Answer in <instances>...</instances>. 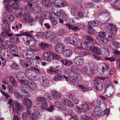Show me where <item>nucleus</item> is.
Returning a JSON list of instances; mask_svg holds the SVG:
<instances>
[{"mask_svg":"<svg viewBox=\"0 0 120 120\" xmlns=\"http://www.w3.org/2000/svg\"><path fill=\"white\" fill-rule=\"evenodd\" d=\"M61 62L63 64L66 66H69L72 63V62L69 60H62Z\"/></svg>","mask_w":120,"mask_h":120,"instance_id":"27","label":"nucleus"},{"mask_svg":"<svg viewBox=\"0 0 120 120\" xmlns=\"http://www.w3.org/2000/svg\"><path fill=\"white\" fill-rule=\"evenodd\" d=\"M72 53V51L71 50H66L64 52V55L66 57H68L70 56Z\"/></svg>","mask_w":120,"mask_h":120,"instance_id":"34","label":"nucleus"},{"mask_svg":"<svg viewBox=\"0 0 120 120\" xmlns=\"http://www.w3.org/2000/svg\"><path fill=\"white\" fill-rule=\"evenodd\" d=\"M94 112L95 115L99 116L103 115L102 111L99 107H96L94 110Z\"/></svg>","mask_w":120,"mask_h":120,"instance_id":"19","label":"nucleus"},{"mask_svg":"<svg viewBox=\"0 0 120 120\" xmlns=\"http://www.w3.org/2000/svg\"><path fill=\"white\" fill-rule=\"evenodd\" d=\"M11 43L13 44H16L19 41V38L17 37H11L9 39Z\"/></svg>","mask_w":120,"mask_h":120,"instance_id":"24","label":"nucleus"},{"mask_svg":"<svg viewBox=\"0 0 120 120\" xmlns=\"http://www.w3.org/2000/svg\"><path fill=\"white\" fill-rule=\"evenodd\" d=\"M44 97L47 98L48 99L50 100H52V98L50 95L48 93H45L44 95Z\"/></svg>","mask_w":120,"mask_h":120,"instance_id":"62","label":"nucleus"},{"mask_svg":"<svg viewBox=\"0 0 120 120\" xmlns=\"http://www.w3.org/2000/svg\"><path fill=\"white\" fill-rule=\"evenodd\" d=\"M67 26H68L69 29L70 30H78V29L77 27L75 26H71L69 24L67 25Z\"/></svg>","mask_w":120,"mask_h":120,"instance_id":"47","label":"nucleus"},{"mask_svg":"<svg viewBox=\"0 0 120 120\" xmlns=\"http://www.w3.org/2000/svg\"><path fill=\"white\" fill-rule=\"evenodd\" d=\"M52 10L54 14V16L55 18L60 16L62 13V10L61 9H58V7L56 6L53 7Z\"/></svg>","mask_w":120,"mask_h":120,"instance_id":"8","label":"nucleus"},{"mask_svg":"<svg viewBox=\"0 0 120 120\" xmlns=\"http://www.w3.org/2000/svg\"><path fill=\"white\" fill-rule=\"evenodd\" d=\"M36 42L35 40L33 39L30 40V46L33 47L35 46L36 45Z\"/></svg>","mask_w":120,"mask_h":120,"instance_id":"50","label":"nucleus"},{"mask_svg":"<svg viewBox=\"0 0 120 120\" xmlns=\"http://www.w3.org/2000/svg\"><path fill=\"white\" fill-rule=\"evenodd\" d=\"M9 48L12 51L14 52H16L18 50L17 47L16 45H11Z\"/></svg>","mask_w":120,"mask_h":120,"instance_id":"39","label":"nucleus"},{"mask_svg":"<svg viewBox=\"0 0 120 120\" xmlns=\"http://www.w3.org/2000/svg\"><path fill=\"white\" fill-rule=\"evenodd\" d=\"M102 54L104 56H108L109 55V49L106 48L103 49Z\"/></svg>","mask_w":120,"mask_h":120,"instance_id":"29","label":"nucleus"},{"mask_svg":"<svg viewBox=\"0 0 120 120\" xmlns=\"http://www.w3.org/2000/svg\"><path fill=\"white\" fill-rule=\"evenodd\" d=\"M85 73L90 76H93L95 74V68L94 65H92L90 67V68L89 70L86 69L84 70Z\"/></svg>","mask_w":120,"mask_h":120,"instance_id":"6","label":"nucleus"},{"mask_svg":"<svg viewBox=\"0 0 120 120\" xmlns=\"http://www.w3.org/2000/svg\"><path fill=\"white\" fill-rule=\"evenodd\" d=\"M19 6V4L16 3H13L11 5V7L14 9L17 8Z\"/></svg>","mask_w":120,"mask_h":120,"instance_id":"58","label":"nucleus"},{"mask_svg":"<svg viewBox=\"0 0 120 120\" xmlns=\"http://www.w3.org/2000/svg\"><path fill=\"white\" fill-rule=\"evenodd\" d=\"M48 71L50 72H53L55 73H57V72L58 71L56 68H53L51 67Z\"/></svg>","mask_w":120,"mask_h":120,"instance_id":"54","label":"nucleus"},{"mask_svg":"<svg viewBox=\"0 0 120 120\" xmlns=\"http://www.w3.org/2000/svg\"><path fill=\"white\" fill-rule=\"evenodd\" d=\"M90 118H89V117L86 116V115L84 114L81 116L80 117V118L82 120H87L89 119Z\"/></svg>","mask_w":120,"mask_h":120,"instance_id":"60","label":"nucleus"},{"mask_svg":"<svg viewBox=\"0 0 120 120\" xmlns=\"http://www.w3.org/2000/svg\"><path fill=\"white\" fill-rule=\"evenodd\" d=\"M10 79L13 86L14 87H16L17 86V83L15 78L13 76H11Z\"/></svg>","mask_w":120,"mask_h":120,"instance_id":"30","label":"nucleus"},{"mask_svg":"<svg viewBox=\"0 0 120 120\" xmlns=\"http://www.w3.org/2000/svg\"><path fill=\"white\" fill-rule=\"evenodd\" d=\"M76 82H78L81 81L82 80V77L80 75H77L75 76Z\"/></svg>","mask_w":120,"mask_h":120,"instance_id":"64","label":"nucleus"},{"mask_svg":"<svg viewBox=\"0 0 120 120\" xmlns=\"http://www.w3.org/2000/svg\"><path fill=\"white\" fill-rule=\"evenodd\" d=\"M84 62V59L81 56H77L75 59L74 63L75 64L78 66L82 65Z\"/></svg>","mask_w":120,"mask_h":120,"instance_id":"7","label":"nucleus"},{"mask_svg":"<svg viewBox=\"0 0 120 120\" xmlns=\"http://www.w3.org/2000/svg\"><path fill=\"white\" fill-rule=\"evenodd\" d=\"M101 41L103 44H106L108 42V40L107 38H103L101 40Z\"/></svg>","mask_w":120,"mask_h":120,"instance_id":"52","label":"nucleus"},{"mask_svg":"<svg viewBox=\"0 0 120 120\" xmlns=\"http://www.w3.org/2000/svg\"><path fill=\"white\" fill-rule=\"evenodd\" d=\"M88 32L90 34H93L94 33V30L92 27L90 26L88 28Z\"/></svg>","mask_w":120,"mask_h":120,"instance_id":"42","label":"nucleus"},{"mask_svg":"<svg viewBox=\"0 0 120 120\" xmlns=\"http://www.w3.org/2000/svg\"><path fill=\"white\" fill-rule=\"evenodd\" d=\"M77 41L76 39L74 37H72L71 44L76 45H77Z\"/></svg>","mask_w":120,"mask_h":120,"instance_id":"53","label":"nucleus"},{"mask_svg":"<svg viewBox=\"0 0 120 120\" xmlns=\"http://www.w3.org/2000/svg\"><path fill=\"white\" fill-rule=\"evenodd\" d=\"M31 116L33 119L34 120L37 118H40L41 115L39 111L34 112L32 113Z\"/></svg>","mask_w":120,"mask_h":120,"instance_id":"23","label":"nucleus"},{"mask_svg":"<svg viewBox=\"0 0 120 120\" xmlns=\"http://www.w3.org/2000/svg\"><path fill=\"white\" fill-rule=\"evenodd\" d=\"M37 100L38 103H42L43 101H45V99L44 98L39 97L37 98Z\"/></svg>","mask_w":120,"mask_h":120,"instance_id":"46","label":"nucleus"},{"mask_svg":"<svg viewBox=\"0 0 120 120\" xmlns=\"http://www.w3.org/2000/svg\"><path fill=\"white\" fill-rule=\"evenodd\" d=\"M109 67L104 63H101L99 67V73L103 76L107 75L109 71Z\"/></svg>","mask_w":120,"mask_h":120,"instance_id":"2","label":"nucleus"},{"mask_svg":"<svg viewBox=\"0 0 120 120\" xmlns=\"http://www.w3.org/2000/svg\"><path fill=\"white\" fill-rule=\"evenodd\" d=\"M7 51V50L5 49H3L0 51V55L1 58H3V57L5 55L4 53Z\"/></svg>","mask_w":120,"mask_h":120,"instance_id":"43","label":"nucleus"},{"mask_svg":"<svg viewBox=\"0 0 120 120\" xmlns=\"http://www.w3.org/2000/svg\"><path fill=\"white\" fill-rule=\"evenodd\" d=\"M64 46L61 44H57L56 47V52L58 53H61L63 52L64 49Z\"/></svg>","mask_w":120,"mask_h":120,"instance_id":"13","label":"nucleus"},{"mask_svg":"<svg viewBox=\"0 0 120 120\" xmlns=\"http://www.w3.org/2000/svg\"><path fill=\"white\" fill-rule=\"evenodd\" d=\"M52 95L53 98L57 100L61 97L60 94L56 91H54L53 92Z\"/></svg>","mask_w":120,"mask_h":120,"instance_id":"28","label":"nucleus"},{"mask_svg":"<svg viewBox=\"0 0 120 120\" xmlns=\"http://www.w3.org/2000/svg\"><path fill=\"white\" fill-rule=\"evenodd\" d=\"M49 45L46 43H42L40 45V47L41 49L43 50L45 49L46 48H48L49 47Z\"/></svg>","mask_w":120,"mask_h":120,"instance_id":"38","label":"nucleus"},{"mask_svg":"<svg viewBox=\"0 0 120 120\" xmlns=\"http://www.w3.org/2000/svg\"><path fill=\"white\" fill-rule=\"evenodd\" d=\"M91 50L93 52L96 54L100 55L101 53V51L98 47H94Z\"/></svg>","mask_w":120,"mask_h":120,"instance_id":"18","label":"nucleus"},{"mask_svg":"<svg viewBox=\"0 0 120 120\" xmlns=\"http://www.w3.org/2000/svg\"><path fill=\"white\" fill-rule=\"evenodd\" d=\"M48 107V104L45 101L41 103V106L42 109H46V110Z\"/></svg>","mask_w":120,"mask_h":120,"instance_id":"36","label":"nucleus"},{"mask_svg":"<svg viewBox=\"0 0 120 120\" xmlns=\"http://www.w3.org/2000/svg\"><path fill=\"white\" fill-rule=\"evenodd\" d=\"M51 16V14L49 12L46 11L42 13L41 17L43 19H45L50 18Z\"/></svg>","mask_w":120,"mask_h":120,"instance_id":"11","label":"nucleus"},{"mask_svg":"<svg viewBox=\"0 0 120 120\" xmlns=\"http://www.w3.org/2000/svg\"><path fill=\"white\" fill-rule=\"evenodd\" d=\"M106 95L109 98L111 97L113 95V93L111 92L109 89H107L105 90V92Z\"/></svg>","mask_w":120,"mask_h":120,"instance_id":"35","label":"nucleus"},{"mask_svg":"<svg viewBox=\"0 0 120 120\" xmlns=\"http://www.w3.org/2000/svg\"><path fill=\"white\" fill-rule=\"evenodd\" d=\"M72 38L68 37L65 39V42L66 44H71Z\"/></svg>","mask_w":120,"mask_h":120,"instance_id":"48","label":"nucleus"},{"mask_svg":"<svg viewBox=\"0 0 120 120\" xmlns=\"http://www.w3.org/2000/svg\"><path fill=\"white\" fill-rule=\"evenodd\" d=\"M36 83L34 82H31L28 85L29 88L32 90H34L36 89Z\"/></svg>","mask_w":120,"mask_h":120,"instance_id":"33","label":"nucleus"},{"mask_svg":"<svg viewBox=\"0 0 120 120\" xmlns=\"http://www.w3.org/2000/svg\"><path fill=\"white\" fill-rule=\"evenodd\" d=\"M90 42L89 41H85L81 42L80 44V48H82V45H84V48L86 50L90 51L91 49V47L90 46Z\"/></svg>","mask_w":120,"mask_h":120,"instance_id":"12","label":"nucleus"},{"mask_svg":"<svg viewBox=\"0 0 120 120\" xmlns=\"http://www.w3.org/2000/svg\"><path fill=\"white\" fill-rule=\"evenodd\" d=\"M94 85L97 90L99 91H101L102 90L103 86V83L99 80H95Z\"/></svg>","mask_w":120,"mask_h":120,"instance_id":"9","label":"nucleus"},{"mask_svg":"<svg viewBox=\"0 0 120 120\" xmlns=\"http://www.w3.org/2000/svg\"><path fill=\"white\" fill-rule=\"evenodd\" d=\"M40 35L42 38H48V32H46L45 33H41Z\"/></svg>","mask_w":120,"mask_h":120,"instance_id":"56","label":"nucleus"},{"mask_svg":"<svg viewBox=\"0 0 120 120\" xmlns=\"http://www.w3.org/2000/svg\"><path fill=\"white\" fill-rule=\"evenodd\" d=\"M82 109L84 110H86L89 109V106L85 102H84L82 105Z\"/></svg>","mask_w":120,"mask_h":120,"instance_id":"32","label":"nucleus"},{"mask_svg":"<svg viewBox=\"0 0 120 120\" xmlns=\"http://www.w3.org/2000/svg\"><path fill=\"white\" fill-rule=\"evenodd\" d=\"M35 71L32 69H27L25 71V74L30 79L33 74L34 73V72Z\"/></svg>","mask_w":120,"mask_h":120,"instance_id":"17","label":"nucleus"},{"mask_svg":"<svg viewBox=\"0 0 120 120\" xmlns=\"http://www.w3.org/2000/svg\"><path fill=\"white\" fill-rule=\"evenodd\" d=\"M69 80L72 82L73 83H75L76 82L75 76H70L69 77Z\"/></svg>","mask_w":120,"mask_h":120,"instance_id":"55","label":"nucleus"},{"mask_svg":"<svg viewBox=\"0 0 120 120\" xmlns=\"http://www.w3.org/2000/svg\"><path fill=\"white\" fill-rule=\"evenodd\" d=\"M15 109L17 113L20 114V112L23 110V108L17 101H15Z\"/></svg>","mask_w":120,"mask_h":120,"instance_id":"10","label":"nucleus"},{"mask_svg":"<svg viewBox=\"0 0 120 120\" xmlns=\"http://www.w3.org/2000/svg\"><path fill=\"white\" fill-rule=\"evenodd\" d=\"M60 109L63 110H66L67 109L65 105L64 104L62 103V104L59 108Z\"/></svg>","mask_w":120,"mask_h":120,"instance_id":"63","label":"nucleus"},{"mask_svg":"<svg viewBox=\"0 0 120 120\" xmlns=\"http://www.w3.org/2000/svg\"><path fill=\"white\" fill-rule=\"evenodd\" d=\"M34 73L33 74L30 79L33 80H36L39 78V76L37 72L35 71Z\"/></svg>","mask_w":120,"mask_h":120,"instance_id":"26","label":"nucleus"},{"mask_svg":"<svg viewBox=\"0 0 120 120\" xmlns=\"http://www.w3.org/2000/svg\"><path fill=\"white\" fill-rule=\"evenodd\" d=\"M88 24L89 26L94 27L98 26L99 25L98 22L94 20L89 21L88 22Z\"/></svg>","mask_w":120,"mask_h":120,"instance_id":"25","label":"nucleus"},{"mask_svg":"<svg viewBox=\"0 0 120 120\" xmlns=\"http://www.w3.org/2000/svg\"><path fill=\"white\" fill-rule=\"evenodd\" d=\"M114 7L117 9H120V0H118L114 4Z\"/></svg>","mask_w":120,"mask_h":120,"instance_id":"40","label":"nucleus"},{"mask_svg":"<svg viewBox=\"0 0 120 120\" xmlns=\"http://www.w3.org/2000/svg\"><path fill=\"white\" fill-rule=\"evenodd\" d=\"M77 11L76 9L75 8H72L71 9V13L73 16H75V15Z\"/></svg>","mask_w":120,"mask_h":120,"instance_id":"51","label":"nucleus"},{"mask_svg":"<svg viewBox=\"0 0 120 120\" xmlns=\"http://www.w3.org/2000/svg\"><path fill=\"white\" fill-rule=\"evenodd\" d=\"M84 38L86 40L90 41L93 42L94 41L93 38L90 36L89 35H86L84 37Z\"/></svg>","mask_w":120,"mask_h":120,"instance_id":"45","label":"nucleus"},{"mask_svg":"<svg viewBox=\"0 0 120 120\" xmlns=\"http://www.w3.org/2000/svg\"><path fill=\"white\" fill-rule=\"evenodd\" d=\"M23 105H26L27 107H30L31 106L32 103L31 100L29 98H25L23 100Z\"/></svg>","mask_w":120,"mask_h":120,"instance_id":"15","label":"nucleus"},{"mask_svg":"<svg viewBox=\"0 0 120 120\" xmlns=\"http://www.w3.org/2000/svg\"><path fill=\"white\" fill-rule=\"evenodd\" d=\"M62 103V102L60 101H56L54 102V105L55 107L59 108Z\"/></svg>","mask_w":120,"mask_h":120,"instance_id":"49","label":"nucleus"},{"mask_svg":"<svg viewBox=\"0 0 120 120\" xmlns=\"http://www.w3.org/2000/svg\"><path fill=\"white\" fill-rule=\"evenodd\" d=\"M98 34L99 36L102 37H105L106 36V33L102 31L99 32Z\"/></svg>","mask_w":120,"mask_h":120,"instance_id":"61","label":"nucleus"},{"mask_svg":"<svg viewBox=\"0 0 120 120\" xmlns=\"http://www.w3.org/2000/svg\"><path fill=\"white\" fill-rule=\"evenodd\" d=\"M33 50V49L24 50L23 51V55L26 58L30 59L33 58L34 56V53Z\"/></svg>","mask_w":120,"mask_h":120,"instance_id":"4","label":"nucleus"},{"mask_svg":"<svg viewBox=\"0 0 120 120\" xmlns=\"http://www.w3.org/2000/svg\"><path fill=\"white\" fill-rule=\"evenodd\" d=\"M10 30V29L8 24L6 25L5 26L4 30V31L6 33L9 32Z\"/></svg>","mask_w":120,"mask_h":120,"instance_id":"59","label":"nucleus"},{"mask_svg":"<svg viewBox=\"0 0 120 120\" xmlns=\"http://www.w3.org/2000/svg\"><path fill=\"white\" fill-rule=\"evenodd\" d=\"M55 4L59 7H63L67 4L66 2L64 0H56L55 2Z\"/></svg>","mask_w":120,"mask_h":120,"instance_id":"14","label":"nucleus"},{"mask_svg":"<svg viewBox=\"0 0 120 120\" xmlns=\"http://www.w3.org/2000/svg\"><path fill=\"white\" fill-rule=\"evenodd\" d=\"M56 75L54 77V80L55 81H58L61 80L62 79V75L61 71H58L56 73Z\"/></svg>","mask_w":120,"mask_h":120,"instance_id":"16","label":"nucleus"},{"mask_svg":"<svg viewBox=\"0 0 120 120\" xmlns=\"http://www.w3.org/2000/svg\"><path fill=\"white\" fill-rule=\"evenodd\" d=\"M43 57L45 59L50 61L53 59L56 58L57 57L60 58V56L55 53H53L50 52H45L43 54Z\"/></svg>","mask_w":120,"mask_h":120,"instance_id":"1","label":"nucleus"},{"mask_svg":"<svg viewBox=\"0 0 120 120\" xmlns=\"http://www.w3.org/2000/svg\"><path fill=\"white\" fill-rule=\"evenodd\" d=\"M43 4L46 7H50L52 5V2L50 0H43Z\"/></svg>","mask_w":120,"mask_h":120,"instance_id":"20","label":"nucleus"},{"mask_svg":"<svg viewBox=\"0 0 120 120\" xmlns=\"http://www.w3.org/2000/svg\"><path fill=\"white\" fill-rule=\"evenodd\" d=\"M41 80L43 83L44 84L46 83V84H44V86H48V81L46 80V78L45 77H42L41 79Z\"/></svg>","mask_w":120,"mask_h":120,"instance_id":"41","label":"nucleus"},{"mask_svg":"<svg viewBox=\"0 0 120 120\" xmlns=\"http://www.w3.org/2000/svg\"><path fill=\"white\" fill-rule=\"evenodd\" d=\"M48 38H52L56 36L55 33L53 32H48Z\"/></svg>","mask_w":120,"mask_h":120,"instance_id":"44","label":"nucleus"},{"mask_svg":"<svg viewBox=\"0 0 120 120\" xmlns=\"http://www.w3.org/2000/svg\"><path fill=\"white\" fill-rule=\"evenodd\" d=\"M23 19L25 21L28 22H32L31 25H34L35 24V22L33 21V19L31 16L27 13H25L24 14L23 16Z\"/></svg>","mask_w":120,"mask_h":120,"instance_id":"5","label":"nucleus"},{"mask_svg":"<svg viewBox=\"0 0 120 120\" xmlns=\"http://www.w3.org/2000/svg\"><path fill=\"white\" fill-rule=\"evenodd\" d=\"M32 4H31L28 3V4L26 5L24 7V9L25 11L27 12H31L33 11L32 10Z\"/></svg>","mask_w":120,"mask_h":120,"instance_id":"21","label":"nucleus"},{"mask_svg":"<svg viewBox=\"0 0 120 120\" xmlns=\"http://www.w3.org/2000/svg\"><path fill=\"white\" fill-rule=\"evenodd\" d=\"M42 9L39 6H37L33 10V11L35 13H40L42 11Z\"/></svg>","mask_w":120,"mask_h":120,"instance_id":"37","label":"nucleus"},{"mask_svg":"<svg viewBox=\"0 0 120 120\" xmlns=\"http://www.w3.org/2000/svg\"><path fill=\"white\" fill-rule=\"evenodd\" d=\"M63 101L68 106L72 107L74 106L73 103L70 100L66 99H64L63 100Z\"/></svg>","mask_w":120,"mask_h":120,"instance_id":"22","label":"nucleus"},{"mask_svg":"<svg viewBox=\"0 0 120 120\" xmlns=\"http://www.w3.org/2000/svg\"><path fill=\"white\" fill-rule=\"evenodd\" d=\"M106 30L108 32L111 33L113 34H115L117 31L116 26L112 23H109L106 26Z\"/></svg>","mask_w":120,"mask_h":120,"instance_id":"3","label":"nucleus"},{"mask_svg":"<svg viewBox=\"0 0 120 120\" xmlns=\"http://www.w3.org/2000/svg\"><path fill=\"white\" fill-rule=\"evenodd\" d=\"M71 70L72 72L75 74H77L79 71L78 68L76 66H72L71 68Z\"/></svg>","mask_w":120,"mask_h":120,"instance_id":"31","label":"nucleus"},{"mask_svg":"<svg viewBox=\"0 0 120 120\" xmlns=\"http://www.w3.org/2000/svg\"><path fill=\"white\" fill-rule=\"evenodd\" d=\"M113 45L116 48H118L120 47V43L116 41H114Z\"/></svg>","mask_w":120,"mask_h":120,"instance_id":"57","label":"nucleus"}]
</instances>
